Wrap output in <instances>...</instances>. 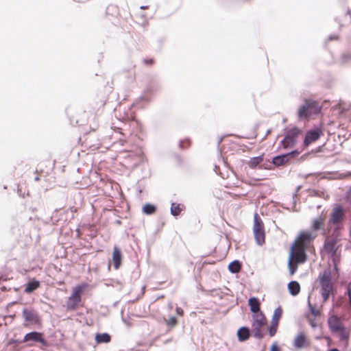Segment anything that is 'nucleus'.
I'll return each mask as SVG.
<instances>
[{
	"label": "nucleus",
	"instance_id": "obj_1",
	"mask_svg": "<svg viewBox=\"0 0 351 351\" xmlns=\"http://www.w3.org/2000/svg\"><path fill=\"white\" fill-rule=\"evenodd\" d=\"M317 234L311 230L301 231L293 241L290 252L295 254V259L306 261V251L310 247Z\"/></svg>",
	"mask_w": 351,
	"mask_h": 351
},
{
	"label": "nucleus",
	"instance_id": "obj_2",
	"mask_svg": "<svg viewBox=\"0 0 351 351\" xmlns=\"http://www.w3.org/2000/svg\"><path fill=\"white\" fill-rule=\"evenodd\" d=\"M87 287V284L78 285L72 289L71 293L66 302V307L68 311H76L80 307L84 306L82 294Z\"/></svg>",
	"mask_w": 351,
	"mask_h": 351
},
{
	"label": "nucleus",
	"instance_id": "obj_3",
	"mask_svg": "<svg viewBox=\"0 0 351 351\" xmlns=\"http://www.w3.org/2000/svg\"><path fill=\"white\" fill-rule=\"evenodd\" d=\"M321 110L318 101L312 99H305L304 104L301 106L298 112L300 119H308L313 114H317Z\"/></svg>",
	"mask_w": 351,
	"mask_h": 351
},
{
	"label": "nucleus",
	"instance_id": "obj_4",
	"mask_svg": "<svg viewBox=\"0 0 351 351\" xmlns=\"http://www.w3.org/2000/svg\"><path fill=\"white\" fill-rule=\"evenodd\" d=\"M253 233L257 244L263 245L265 242V226L258 213L254 215Z\"/></svg>",
	"mask_w": 351,
	"mask_h": 351
},
{
	"label": "nucleus",
	"instance_id": "obj_5",
	"mask_svg": "<svg viewBox=\"0 0 351 351\" xmlns=\"http://www.w3.org/2000/svg\"><path fill=\"white\" fill-rule=\"evenodd\" d=\"M253 322L252 324V331L256 338L261 339L264 335L262 332V328L265 327L267 324V318L263 313L254 314L252 316Z\"/></svg>",
	"mask_w": 351,
	"mask_h": 351
},
{
	"label": "nucleus",
	"instance_id": "obj_6",
	"mask_svg": "<svg viewBox=\"0 0 351 351\" xmlns=\"http://www.w3.org/2000/svg\"><path fill=\"white\" fill-rule=\"evenodd\" d=\"M311 296L308 298V306L310 313L306 315V317L312 328L317 327L316 318L320 317L322 311V305H317L311 302Z\"/></svg>",
	"mask_w": 351,
	"mask_h": 351
},
{
	"label": "nucleus",
	"instance_id": "obj_7",
	"mask_svg": "<svg viewBox=\"0 0 351 351\" xmlns=\"http://www.w3.org/2000/svg\"><path fill=\"white\" fill-rule=\"evenodd\" d=\"M321 294L323 302H327L330 295L332 293L333 286L329 274H324L320 279Z\"/></svg>",
	"mask_w": 351,
	"mask_h": 351
},
{
	"label": "nucleus",
	"instance_id": "obj_8",
	"mask_svg": "<svg viewBox=\"0 0 351 351\" xmlns=\"http://www.w3.org/2000/svg\"><path fill=\"white\" fill-rule=\"evenodd\" d=\"M25 320V326L28 325H40L41 319L38 312L32 308H25L22 312Z\"/></svg>",
	"mask_w": 351,
	"mask_h": 351
},
{
	"label": "nucleus",
	"instance_id": "obj_9",
	"mask_svg": "<svg viewBox=\"0 0 351 351\" xmlns=\"http://www.w3.org/2000/svg\"><path fill=\"white\" fill-rule=\"evenodd\" d=\"M300 134L301 130L298 128H293L289 130L283 140L281 141L283 147L287 149L293 147Z\"/></svg>",
	"mask_w": 351,
	"mask_h": 351
},
{
	"label": "nucleus",
	"instance_id": "obj_10",
	"mask_svg": "<svg viewBox=\"0 0 351 351\" xmlns=\"http://www.w3.org/2000/svg\"><path fill=\"white\" fill-rule=\"evenodd\" d=\"M34 341L40 343L43 346H48L47 341L43 337V334L39 332H31L26 334L23 338V342Z\"/></svg>",
	"mask_w": 351,
	"mask_h": 351
},
{
	"label": "nucleus",
	"instance_id": "obj_11",
	"mask_svg": "<svg viewBox=\"0 0 351 351\" xmlns=\"http://www.w3.org/2000/svg\"><path fill=\"white\" fill-rule=\"evenodd\" d=\"M293 346L297 349H302L310 346V341L304 332H300L293 340Z\"/></svg>",
	"mask_w": 351,
	"mask_h": 351
},
{
	"label": "nucleus",
	"instance_id": "obj_12",
	"mask_svg": "<svg viewBox=\"0 0 351 351\" xmlns=\"http://www.w3.org/2000/svg\"><path fill=\"white\" fill-rule=\"evenodd\" d=\"M322 134V131L320 129H315L313 130L308 131L306 134V136L304 141V145L306 146L309 145L312 143L318 140Z\"/></svg>",
	"mask_w": 351,
	"mask_h": 351
},
{
	"label": "nucleus",
	"instance_id": "obj_13",
	"mask_svg": "<svg viewBox=\"0 0 351 351\" xmlns=\"http://www.w3.org/2000/svg\"><path fill=\"white\" fill-rule=\"evenodd\" d=\"M306 261L295 259V254L290 252L288 260V267L290 275H293L297 269L298 265L304 263Z\"/></svg>",
	"mask_w": 351,
	"mask_h": 351
},
{
	"label": "nucleus",
	"instance_id": "obj_14",
	"mask_svg": "<svg viewBox=\"0 0 351 351\" xmlns=\"http://www.w3.org/2000/svg\"><path fill=\"white\" fill-rule=\"evenodd\" d=\"M328 326L332 332H337L344 326L341 319L335 315L330 316L328 320Z\"/></svg>",
	"mask_w": 351,
	"mask_h": 351
},
{
	"label": "nucleus",
	"instance_id": "obj_15",
	"mask_svg": "<svg viewBox=\"0 0 351 351\" xmlns=\"http://www.w3.org/2000/svg\"><path fill=\"white\" fill-rule=\"evenodd\" d=\"M344 217V211L342 207L337 206L332 210L330 221L334 223H340Z\"/></svg>",
	"mask_w": 351,
	"mask_h": 351
},
{
	"label": "nucleus",
	"instance_id": "obj_16",
	"mask_svg": "<svg viewBox=\"0 0 351 351\" xmlns=\"http://www.w3.org/2000/svg\"><path fill=\"white\" fill-rule=\"evenodd\" d=\"M122 254L117 246H114L112 252V263L114 268L118 269L121 265Z\"/></svg>",
	"mask_w": 351,
	"mask_h": 351
},
{
	"label": "nucleus",
	"instance_id": "obj_17",
	"mask_svg": "<svg viewBox=\"0 0 351 351\" xmlns=\"http://www.w3.org/2000/svg\"><path fill=\"white\" fill-rule=\"evenodd\" d=\"M337 239L334 238L328 237L324 243L325 250L332 254H335L337 252Z\"/></svg>",
	"mask_w": 351,
	"mask_h": 351
},
{
	"label": "nucleus",
	"instance_id": "obj_18",
	"mask_svg": "<svg viewBox=\"0 0 351 351\" xmlns=\"http://www.w3.org/2000/svg\"><path fill=\"white\" fill-rule=\"evenodd\" d=\"M248 304L250 307V310L254 314L261 313L260 311V302L256 298H250L248 300Z\"/></svg>",
	"mask_w": 351,
	"mask_h": 351
},
{
	"label": "nucleus",
	"instance_id": "obj_19",
	"mask_svg": "<svg viewBox=\"0 0 351 351\" xmlns=\"http://www.w3.org/2000/svg\"><path fill=\"white\" fill-rule=\"evenodd\" d=\"M95 340L97 344L109 343L111 341V337L109 334L104 333H97L95 335Z\"/></svg>",
	"mask_w": 351,
	"mask_h": 351
},
{
	"label": "nucleus",
	"instance_id": "obj_20",
	"mask_svg": "<svg viewBox=\"0 0 351 351\" xmlns=\"http://www.w3.org/2000/svg\"><path fill=\"white\" fill-rule=\"evenodd\" d=\"M288 289L292 295H297L300 291V285L297 281H291L288 284Z\"/></svg>",
	"mask_w": 351,
	"mask_h": 351
},
{
	"label": "nucleus",
	"instance_id": "obj_21",
	"mask_svg": "<svg viewBox=\"0 0 351 351\" xmlns=\"http://www.w3.org/2000/svg\"><path fill=\"white\" fill-rule=\"evenodd\" d=\"M40 287V282L38 280H33L29 281L25 287V292L30 293L37 289Z\"/></svg>",
	"mask_w": 351,
	"mask_h": 351
},
{
	"label": "nucleus",
	"instance_id": "obj_22",
	"mask_svg": "<svg viewBox=\"0 0 351 351\" xmlns=\"http://www.w3.org/2000/svg\"><path fill=\"white\" fill-rule=\"evenodd\" d=\"M237 336L240 341H243L250 337L249 329L246 327H242L239 329Z\"/></svg>",
	"mask_w": 351,
	"mask_h": 351
},
{
	"label": "nucleus",
	"instance_id": "obj_23",
	"mask_svg": "<svg viewBox=\"0 0 351 351\" xmlns=\"http://www.w3.org/2000/svg\"><path fill=\"white\" fill-rule=\"evenodd\" d=\"M263 154L257 157L252 158L248 162V166L252 169H254L263 161Z\"/></svg>",
	"mask_w": 351,
	"mask_h": 351
},
{
	"label": "nucleus",
	"instance_id": "obj_24",
	"mask_svg": "<svg viewBox=\"0 0 351 351\" xmlns=\"http://www.w3.org/2000/svg\"><path fill=\"white\" fill-rule=\"evenodd\" d=\"M282 313H283L282 308L280 306H279L278 307H277L275 309L274 314L272 315L271 322L279 324V322L282 315Z\"/></svg>",
	"mask_w": 351,
	"mask_h": 351
},
{
	"label": "nucleus",
	"instance_id": "obj_25",
	"mask_svg": "<svg viewBox=\"0 0 351 351\" xmlns=\"http://www.w3.org/2000/svg\"><path fill=\"white\" fill-rule=\"evenodd\" d=\"M241 265L239 261H234L228 265V269L233 274L239 273L241 271Z\"/></svg>",
	"mask_w": 351,
	"mask_h": 351
},
{
	"label": "nucleus",
	"instance_id": "obj_26",
	"mask_svg": "<svg viewBox=\"0 0 351 351\" xmlns=\"http://www.w3.org/2000/svg\"><path fill=\"white\" fill-rule=\"evenodd\" d=\"M336 332L338 333L339 337L341 341L348 342L350 338V332L344 326Z\"/></svg>",
	"mask_w": 351,
	"mask_h": 351
},
{
	"label": "nucleus",
	"instance_id": "obj_27",
	"mask_svg": "<svg viewBox=\"0 0 351 351\" xmlns=\"http://www.w3.org/2000/svg\"><path fill=\"white\" fill-rule=\"evenodd\" d=\"M324 223V217L320 216L318 218H316L313 221L312 228L313 230L316 231L319 230Z\"/></svg>",
	"mask_w": 351,
	"mask_h": 351
},
{
	"label": "nucleus",
	"instance_id": "obj_28",
	"mask_svg": "<svg viewBox=\"0 0 351 351\" xmlns=\"http://www.w3.org/2000/svg\"><path fill=\"white\" fill-rule=\"evenodd\" d=\"M182 210V206L180 204L172 203L171 206V213L173 216H178Z\"/></svg>",
	"mask_w": 351,
	"mask_h": 351
},
{
	"label": "nucleus",
	"instance_id": "obj_29",
	"mask_svg": "<svg viewBox=\"0 0 351 351\" xmlns=\"http://www.w3.org/2000/svg\"><path fill=\"white\" fill-rule=\"evenodd\" d=\"M287 155L278 156L274 158L273 163L276 166H280L285 163Z\"/></svg>",
	"mask_w": 351,
	"mask_h": 351
},
{
	"label": "nucleus",
	"instance_id": "obj_30",
	"mask_svg": "<svg viewBox=\"0 0 351 351\" xmlns=\"http://www.w3.org/2000/svg\"><path fill=\"white\" fill-rule=\"evenodd\" d=\"M156 206L149 204H147L143 207V213L147 215L154 214L156 212Z\"/></svg>",
	"mask_w": 351,
	"mask_h": 351
},
{
	"label": "nucleus",
	"instance_id": "obj_31",
	"mask_svg": "<svg viewBox=\"0 0 351 351\" xmlns=\"http://www.w3.org/2000/svg\"><path fill=\"white\" fill-rule=\"evenodd\" d=\"M165 322L169 329L173 328L175 327L178 324V319L176 317L172 316L169 317L168 319L165 320Z\"/></svg>",
	"mask_w": 351,
	"mask_h": 351
},
{
	"label": "nucleus",
	"instance_id": "obj_32",
	"mask_svg": "<svg viewBox=\"0 0 351 351\" xmlns=\"http://www.w3.org/2000/svg\"><path fill=\"white\" fill-rule=\"evenodd\" d=\"M279 324L276 322H271L269 328V334L270 337H273L276 335Z\"/></svg>",
	"mask_w": 351,
	"mask_h": 351
},
{
	"label": "nucleus",
	"instance_id": "obj_33",
	"mask_svg": "<svg viewBox=\"0 0 351 351\" xmlns=\"http://www.w3.org/2000/svg\"><path fill=\"white\" fill-rule=\"evenodd\" d=\"M347 295L349 300V305L351 308V282L348 284L347 286Z\"/></svg>",
	"mask_w": 351,
	"mask_h": 351
},
{
	"label": "nucleus",
	"instance_id": "obj_34",
	"mask_svg": "<svg viewBox=\"0 0 351 351\" xmlns=\"http://www.w3.org/2000/svg\"><path fill=\"white\" fill-rule=\"evenodd\" d=\"M346 198L347 202H349L350 204H351V188L346 193Z\"/></svg>",
	"mask_w": 351,
	"mask_h": 351
},
{
	"label": "nucleus",
	"instance_id": "obj_35",
	"mask_svg": "<svg viewBox=\"0 0 351 351\" xmlns=\"http://www.w3.org/2000/svg\"><path fill=\"white\" fill-rule=\"evenodd\" d=\"M154 60L152 58L144 60V63L147 65H152L154 64Z\"/></svg>",
	"mask_w": 351,
	"mask_h": 351
},
{
	"label": "nucleus",
	"instance_id": "obj_36",
	"mask_svg": "<svg viewBox=\"0 0 351 351\" xmlns=\"http://www.w3.org/2000/svg\"><path fill=\"white\" fill-rule=\"evenodd\" d=\"M271 351H279V348L277 345L273 344L271 347Z\"/></svg>",
	"mask_w": 351,
	"mask_h": 351
},
{
	"label": "nucleus",
	"instance_id": "obj_37",
	"mask_svg": "<svg viewBox=\"0 0 351 351\" xmlns=\"http://www.w3.org/2000/svg\"><path fill=\"white\" fill-rule=\"evenodd\" d=\"M176 311H177L178 314H179V315H182V314H183V311H182L181 308H178L176 309Z\"/></svg>",
	"mask_w": 351,
	"mask_h": 351
},
{
	"label": "nucleus",
	"instance_id": "obj_38",
	"mask_svg": "<svg viewBox=\"0 0 351 351\" xmlns=\"http://www.w3.org/2000/svg\"><path fill=\"white\" fill-rule=\"evenodd\" d=\"M70 210L72 213H77V208H75V207H71L70 208Z\"/></svg>",
	"mask_w": 351,
	"mask_h": 351
},
{
	"label": "nucleus",
	"instance_id": "obj_39",
	"mask_svg": "<svg viewBox=\"0 0 351 351\" xmlns=\"http://www.w3.org/2000/svg\"><path fill=\"white\" fill-rule=\"evenodd\" d=\"M328 351H339V350L336 349V348H333V349H331Z\"/></svg>",
	"mask_w": 351,
	"mask_h": 351
},
{
	"label": "nucleus",
	"instance_id": "obj_40",
	"mask_svg": "<svg viewBox=\"0 0 351 351\" xmlns=\"http://www.w3.org/2000/svg\"><path fill=\"white\" fill-rule=\"evenodd\" d=\"M35 180H36V181H39V180H40V178H39L38 176H36V177L35 178Z\"/></svg>",
	"mask_w": 351,
	"mask_h": 351
},
{
	"label": "nucleus",
	"instance_id": "obj_41",
	"mask_svg": "<svg viewBox=\"0 0 351 351\" xmlns=\"http://www.w3.org/2000/svg\"><path fill=\"white\" fill-rule=\"evenodd\" d=\"M263 179L262 178H259V179H256V180H263Z\"/></svg>",
	"mask_w": 351,
	"mask_h": 351
}]
</instances>
